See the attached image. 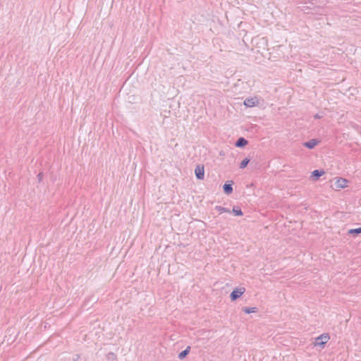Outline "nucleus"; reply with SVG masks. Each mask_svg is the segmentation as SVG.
<instances>
[{
    "label": "nucleus",
    "mask_w": 361,
    "mask_h": 361,
    "mask_svg": "<svg viewBox=\"0 0 361 361\" xmlns=\"http://www.w3.org/2000/svg\"><path fill=\"white\" fill-rule=\"evenodd\" d=\"M215 209L217 210L218 212H219L220 214L225 213V212H226V213L231 212L229 209L224 207L222 206H216Z\"/></svg>",
    "instance_id": "2eb2a0df"
},
{
    "label": "nucleus",
    "mask_w": 361,
    "mask_h": 361,
    "mask_svg": "<svg viewBox=\"0 0 361 361\" xmlns=\"http://www.w3.org/2000/svg\"><path fill=\"white\" fill-rule=\"evenodd\" d=\"M245 291V288H236L230 294L231 301H235L238 299Z\"/></svg>",
    "instance_id": "f03ea898"
},
{
    "label": "nucleus",
    "mask_w": 361,
    "mask_h": 361,
    "mask_svg": "<svg viewBox=\"0 0 361 361\" xmlns=\"http://www.w3.org/2000/svg\"><path fill=\"white\" fill-rule=\"evenodd\" d=\"M233 183V180H228L224 183L223 185V190L225 194L230 195L232 193Z\"/></svg>",
    "instance_id": "20e7f679"
},
{
    "label": "nucleus",
    "mask_w": 361,
    "mask_h": 361,
    "mask_svg": "<svg viewBox=\"0 0 361 361\" xmlns=\"http://www.w3.org/2000/svg\"><path fill=\"white\" fill-rule=\"evenodd\" d=\"M348 180L345 178H338L335 182L337 188H345L347 187Z\"/></svg>",
    "instance_id": "0eeeda50"
},
{
    "label": "nucleus",
    "mask_w": 361,
    "mask_h": 361,
    "mask_svg": "<svg viewBox=\"0 0 361 361\" xmlns=\"http://www.w3.org/2000/svg\"><path fill=\"white\" fill-rule=\"evenodd\" d=\"M43 173H39L38 175H37V178H38V180L40 182L42 178H43Z\"/></svg>",
    "instance_id": "f3484780"
},
{
    "label": "nucleus",
    "mask_w": 361,
    "mask_h": 361,
    "mask_svg": "<svg viewBox=\"0 0 361 361\" xmlns=\"http://www.w3.org/2000/svg\"><path fill=\"white\" fill-rule=\"evenodd\" d=\"M80 355L78 354H75L74 356H73V361H78L79 359H80Z\"/></svg>",
    "instance_id": "dca6fc26"
},
{
    "label": "nucleus",
    "mask_w": 361,
    "mask_h": 361,
    "mask_svg": "<svg viewBox=\"0 0 361 361\" xmlns=\"http://www.w3.org/2000/svg\"><path fill=\"white\" fill-rule=\"evenodd\" d=\"M110 356L115 357L116 355H115V354H114V353H109L108 354V357H109V358H110Z\"/></svg>",
    "instance_id": "a211bd4d"
},
{
    "label": "nucleus",
    "mask_w": 361,
    "mask_h": 361,
    "mask_svg": "<svg viewBox=\"0 0 361 361\" xmlns=\"http://www.w3.org/2000/svg\"><path fill=\"white\" fill-rule=\"evenodd\" d=\"M314 117L315 119H319V118H321V116H319V114H316V115H314Z\"/></svg>",
    "instance_id": "6ab92c4d"
},
{
    "label": "nucleus",
    "mask_w": 361,
    "mask_h": 361,
    "mask_svg": "<svg viewBox=\"0 0 361 361\" xmlns=\"http://www.w3.org/2000/svg\"><path fill=\"white\" fill-rule=\"evenodd\" d=\"M232 212L235 216H240L243 215L241 208L238 206H234L233 207Z\"/></svg>",
    "instance_id": "9b49d317"
},
{
    "label": "nucleus",
    "mask_w": 361,
    "mask_h": 361,
    "mask_svg": "<svg viewBox=\"0 0 361 361\" xmlns=\"http://www.w3.org/2000/svg\"><path fill=\"white\" fill-rule=\"evenodd\" d=\"M325 173L324 170H314L311 174V178L313 180H317L322 176Z\"/></svg>",
    "instance_id": "6e6552de"
},
{
    "label": "nucleus",
    "mask_w": 361,
    "mask_h": 361,
    "mask_svg": "<svg viewBox=\"0 0 361 361\" xmlns=\"http://www.w3.org/2000/svg\"><path fill=\"white\" fill-rule=\"evenodd\" d=\"M195 173L197 179L203 180L204 177V166L197 165L195 169Z\"/></svg>",
    "instance_id": "7ed1b4c3"
},
{
    "label": "nucleus",
    "mask_w": 361,
    "mask_h": 361,
    "mask_svg": "<svg viewBox=\"0 0 361 361\" xmlns=\"http://www.w3.org/2000/svg\"><path fill=\"white\" fill-rule=\"evenodd\" d=\"M247 144L248 141L245 138L240 137L236 140L235 146L237 147L243 148L245 147Z\"/></svg>",
    "instance_id": "1a4fd4ad"
},
{
    "label": "nucleus",
    "mask_w": 361,
    "mask_h": 361,
    "mask_svg": "<svg viewBox=\"0 0 361 361\" xmlns=\"http://www.w3.org/2000/svg\"><path fill=\"white\" fill-rule=\"evenodd\" d=\"M243 312H244L246 314H250L253 312H257V307H244L242 309Z\"/></svg>",
    "instance_id": "ddd939ff"
},
{
    "label": "nucleus",
    "mask_w": 361,
    "mask_h": 361,
    "mask_svg": "<svg viewBox=\"0 0 361 361\" xmlns=\"http://www.w3.org/2000/svg\"><path fill=\"white\" fill-rule=\"evenodd\" d=\"M348 233L353 236L358 235L359 234L361 233V226L360 228L350 229L348 231Z\"/></svg>",
    "instance_id": "f8f14e48"
},
{
    "label": "nucleus",
    "mask_w": 361,
    "mask_h": 361,
    "mask_svg": "<svg viewBox=\"0 0 361 361\" xmlns=\"http://www.w3.org/2000/svg\"><path fill=\"white\" fill-rule=\"evenodd\" d=\"M250 161V159L249 158H247V157L245 158L240 163L239 168L241 169H245V167H247V166L248 165Z\"/></svg>",
    "instance_id": "4468645a"
},
{
    "label": "nucleus",
    "mask_w": 361,
    "mask_h": 361,
    "mask_svg": "<svg viewBox=\"0 0 361 361\" xmlns=\"http://www.w3.org/2000/svg\"><path fill=\"white\" fill-rule=\"evenodd\" d=\"M190 349H191L190 346H187V348L184 350L179 353L178 357L180 360L185 359L187 357V355L189 354Z\"/></svg>",
    "instance_id": "9d476101"
},
{
    "label": "nucleus",
    "mask_w": 361,
    "mask_h": 361,
    "mask_svg": "<svg viewBox=\"0 0 361 361\" xmlns=\"http://www.w3.org/2000/svg\"><path fill=\"white\" fill-rule=\"evenodd\" d=\"M258 103H259V100H258V99L256 97H255L246 98L244 100V104L247 107H253V106H256Z\"/></svg>",
    "instance_id": "39448f33"
},
{
    "label": "nucleus",
    "mask_w": 361,
    "mask_h": 361,
    "mask_svg": "<svg viewBox=\"0 0 361 361\" xmlns=\"http://www.w3.org/2000/svg\"><path fill=\"white\" fill-rule=\"evenodd\" d=\"M319 142L320 141L318 139H311L309 141L303 142L302 145L305 147L312 149L314 148L319 143Z\"/></svg>",
    "instance_id": "423d86ee"
},
{
    "label": "nucleus",
    "mask_w": 361,
    "mask_h": 361,
    "mask_svg": "<svg viewBox=\"0 0 361 361\" xmlns=\"http://www.w3.org/2000/svg\"><path fill=\"white\" fill-rule=\"evenodd\" d=\"M330 339V336L329 334L324 333L322 335L319 336L315 338V341L314 343V345L315 346H319L322 348H324L325 346V344L329 341Z\"/></svg>",
    "instance_id": "f257e3e1"
}]
</instances>
